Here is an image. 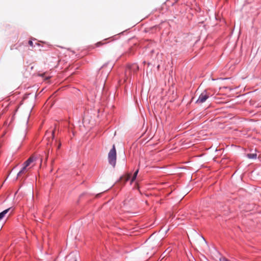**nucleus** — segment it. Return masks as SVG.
<instances>
[{
	"label": "nucleus",
	"instance_id": "obj_7",
	"mask_svg": "<svg viewBox=\"0 0 261 261\" xmlns=\"http://www.w3.org/2000/svg\"><path fill=\"white\" fill-rule=\"evenodd\" d=\"M246 156L250 159H256L257 158L256 153H248Z\"/></svg>",
	"mask_w": 261,
	"mask_h": 261
},
{
	"label": "nucleus",
	"instance_id": "obj_16",
	"mask_svg": "<svg viewBox=\"0 0 261 261\" xmlns=\"http://www.w3.org/2000/svg\"><path fill=\"white\" fill-rule=\"evenodd\" d=\"M101 44V42H97V46H99L98 44Z\"/></svg>",
	"mask_w": 261,
	"mask_h": 261
},
{
	"label": "nucleus",
	"instance_id": "obj_1",
	"mask_svg": "<svg viewBox=\"0 0 261 261\" xmlns=\"http://www.w3.org/2000/svg\"><path fill=\"white\" fill-rule=\"evenodd\" d=\"M108 161L109 163L113 167L115 166L116 163V150L114 145H113L112 148L108 153Z\"/></svg>",
	"mask_w": 261,
	"mask_h": 261
},
{
	"label": "nucleus",
	"instance_id": "obj_10",
	"mask_svg": "<svg viewBox=\"0 0 261 261\" xmlns=\"http://www.w3.org/2000/svg\"><path fill=\"white\" fill-rule=\"evenodd\" d=\"M25 169H23V167L19 171V172L17 173V176H20L22 173H23L24 170Z\"/></svg>",
	"mask_w": 261,
	"mask_h": 261
},
{
	"label": "nucleus",
	"instance_id": "obj_15",
	"mask_svg": "<svg viewBox=\"0 0 261 261\" xmlns=\"http://www.w3.org/2000/svg\"><path fill=\"white\" fill-rule=\"evenodd\" d=\"M223 261H229V260L226 258H224Z\"/></svg>",
	"mask_w": 261,
	"mask_h": 261
},
{
	"label": "nucleus",
	"instance_id": "obj_11",
	"mask_svg": "<svg viewBox=\"0 0 261 261\" xmlns=\"http://www.w3.org/2000/svg\"><path fill=\"white\" fill-rule=\"evenodd\" d=\"M28 43H29V45L31 46V47H33L34 46L33 42L32 40H29L28 42Z\"/></svg>",
	"mask_w": 261,
	"mask_h": 261
},
{
	"label": "nucleus",
	"instance_id": "obj_13",
	"mask_svg": "<svg viewBox=\"0 0 261 261\" xmlns=\"http://www.w3.org/2000/svg\"><path fill=\"white\" fill-rule=\"evenodd\" d=\"M108 63H105L102 67L101 68H104L107 65H108Z\"/></svg>",
	"mask_w": 261,
	"mask_h": 261
},
{
	"label": "nucleus",
	"instance_id": "obj_17",
	"mask_svg": "<svg viewBox=\"0 0 261 261\" xmlns=\"http://www.w3.org/2000/svg\"><path fill=\"white\" fill-rule=\"evenodd\" d=\"M126 201H127V200H125L124 201V204L126 203Z\"/></svg>",
	"mask_w": 261,
	"mask_h": 261
},
{
	"label": "nucleus",
	"instance_id": "obj_19",
	"mask_svg": "<svg viewBox=\"0 0 261 261\" xmlns=\"http://www.w3.org/2000/svg\"><path fill=\"white\" fill-rule=\"evenodd\" d=\"M202 238L203 240H204L205 241V239L203 237H202Z\"/></svg>",
	"mask_w": 261,
	"mask_h": 261
},
{
	"label": "nucleus",
	"instance_id": "obj_14",
	"mask_svg": "<svg viewBox=\"0 0 261 261\" xmlns=\"http://www.w3.org/2000/svg\"><path fill=\"white\" fill-rule=\"evenodd\" d=\"M61 146V143H60L58 146L57 149H59L60 148Z\"/></svg>",
	"mask_w": 261,
	"mask_h": 261
},
{
	"label": "nucleus",
	"instance_id": "obj_2",
	"mask_svg": "<svg viewBox=\"0 0 261 261\" xmlns=\"http://www.w3.org/2000/svg\"><path fill=\"white\" fill-rule=\"evenodd\" d=\"M208 97L209 96L205 90L200 94L198 99L196 100V103H203L205 102Z\"/></svg>",
	"mask_w": 261,
	"mask_h": 261
},
{
	"label": "nucleus",
	"instance_id": "obj_12",
	"mask_svg": "<svg viewBox=\"0 0 261 261\" xmlns=\"http://www.w3.org/2000/svg\"><path fill=\"white\" fill-rule=\"evenodd\" d=\"M55 130H53L52 131V136H53V138H54L55 137Z\"/></svg>",
	"mask_w": 261,
	"mask_h": 261
},
{
	"label": "nucleus",
	"instance_id": "obj_4",
	"mask_svg": "<svg viewBox=\"0 0 261 261\" xmlns=\"http://www.w3.org/2000/svg\"><path fill=\"white\" fill-rule=\"evenodd\" d=\"M34 157L29 158L26 161H25L23 163V169H26L27 167H28L31 163H32L34 161Z\"/></svg>",
	"mask_w": 261,
	"mask_h": 261
},
{
	"label": "nucleus",
	"instance_id": "obj_9",
	"mask_svg": "<svg viewBox=\"0 0 261 261\" xmlns=\"http://www.w3.org/2000/svg\"><path fill=\"white\" fill-rule=\"evenodd\" d=\"M113 68V66H111L109 68V69H108V71L107 72V73H105L103 75V83L105 84V82H106V79H107V77L108 76V73L110 72L111 71V70H112Z\"/></svg>",
	"mask_w": 261,
	"mask_h": 261
},
{
	"label": "nucleus",
	"instance_id": "obj_18",
	"mask_svg": "<svg viewBox=\"0 0 261 261\" xmlns=\"http://www.w3.org/2000/svg\"><path fill=\"white\" fill-rule=\"evenodd\" d=\"M128 177H127V178H126V180H125V181H128Z\"/></svg>",
	"mask_w": 261,
	"mask_h": 261
},
{
	"label": "nucleus",
	"instance_id": "obj_8",
	"mask_svg": "<svg viewBox=\"0 0 261 261\" xmlns=\"http://www.w3.org/2000/svg\"><path fill=\"white\" fill-rule=\"evenodd\" d=\"M139 172V169H138L134 173V175L131 179V183H132L133 182H134L136 178H137V175H138V173Z\"/></svg>",
	"mask_w": 261,
	"mask_h": 261
},
{
	"label": "nucleus",
	"instance_id": "obj_5",
	"mask_svg": "<svg viewBox=\"0 0 261 261\" xmlns=\"http://www.w3.org/2000/svg\"><path fill=\"white\" fill-rule=\"evenodd\" d=\"M78 254L77 252H75V253H71L69 256L68 257H70L72 258V259L69 260V261H77V256Z\"/></svg>",
	"mask_w": 261,
	"mask_h": 261
},
{
	"label": "nucleus",
	"instance_id": "obj_3",
	"mask_svg": "<svg viewBox=\"0 0 261 261\" xmlns=\"http://www.w3.org/2000/svg\"><path fill=\"white\" fill-rule=\"evenodd\" d=\"M139 70V66L134 63L130 65H128L126 69V73H129L130 71H133L134 72H137Z\"/></svg>",
	"mask_w": 261,
	"mask_h": 261
},
{
	"label": "nucleus",
	"instance_id": "obj_20",
	"mask_svg": "<svg viewBox=\"0 0 261 261\" xmlns=\"http://www.w3.org/2000/svg\"><path fill=\"white\" fill-rule=\"evenodd\" d=\"M50 78V77H48L47 78H46V79H49Z\"/></svg>",
	"mask_w": 261,
	"mask_h": 261
},
{
	"label": "nucleus",
	"instance_id": "obj_6",
	"mask_svg": "<svg viewBox=\"0 0 261 261\" xmlns=\"http://www.w3.org/2000/svg\"><path fill=\"white\" fill-rule=\"evenodd\" d=\"M10 208H8L0 213V221L5 217L6 214L9 211Z\"/></svg>",
	"mask_w": 261,
	"mask_h": 261
}]
</instances>
